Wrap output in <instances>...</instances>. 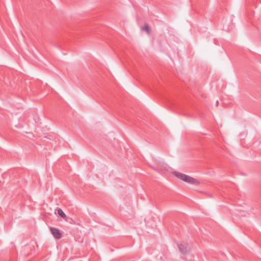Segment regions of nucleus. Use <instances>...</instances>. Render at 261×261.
I'll return each mask as SVG.
<instances>
[{
    "mask_svg": "<svg viewBox=\"0 0 261 261\" xmlns=\"http://www.w3.org/2000/svg\"><path fill=\"white\" fill-rule=\"evenodd\" d=\"M218 106H219V101H218V100H217L216 102V107H218Z\"/></svg>",
    "mask_w": 261,
    "mask_h": 261,
    "instance_id": "nucleus-6",
    "label": "nucleus"
},
{
    "mask_svg": "<svg viewBox=\"0 0 261 261\" xmlns=\"http://www.w3.org/2000/svg\"><path fill=\"white\" fill-rule=\"evenodd\" d=\"M177 245L180 252L184 255L189 253L191 250V248L188 244H177Z\"/></svg>",
    "mask_w": 261,
    "mask_h": 261,
    "instance_id": "nucleus-2",
    "label": "nucleus"
},
{
    "mask_svg": "<svg viewBox=\"0 0 261 261\" xmlns=\"http://www.w3.org/2000/svg\"><path fill=\"white\" fill-rule=\"evenodd\" d=\"M50 231L54 237L57 239H60L62 237V233L58 228L52 227L50 228Z\"/></svg>",
    "mask_w": 261,
    "mask_h": 261,
    "instance_id": "nucleus-3",
    "label": "nucleus"
},
{
    "mask_svg": "<svg viewBox=\"0 0 261 261\" xmlns=\"http://www.w3.org/2000/svg\"><path fill=\"white\" fill-rule=\"evenodd\" d=\"M58 212V214L59 216H60L62 218L65 219L66 218V215L64 213V212L62 211V210L59 207H57L56 210Z\"/></svg>",
    "mask_w": 261,
    "mask_h": 261,
    "instance_id": "nucleus-4",
    "label": "nucleus"
},
{
    "mask_svg": "<svg viewBox=\"0 0 261 261\" xmlns=\"http://www.w3.org/2000/svg\"><path fill=\"white\" fill-rule=\"evenodd\" d=\"M143 30L146 31L147 32L149 33L150 29L148 24H145L144 27L142 28Z\"/></svg>",
    "mask_w": 261,
    "mask_h": 261,
    "instance_id": "nucleus-5",
    "label": "nucleus"
},
{
    "mask_svg": "<svg viewBox=\"0 0 261 261\" xmlns=\"http://www.w3.org/2000/svg\"><path fill=\"white\" fill-rule=\"evenodd\" d=\"M173 173L174 175L177 177L187 183L194 185H198L200 183L196 179L194 178L193 177H192L189 175H186L184 173H181L177 171H174Z\"/></svg>",
    "mask_w": 261,
    "mask_h": 261,
    "instance_id": "nucleus-1",
    "label": "nucleus"
},
{
    "mask_svg": "<svg viewBox=\"0 0 261 261\" xmlns=\"http://www.w3.org/2000/svg\"><path fill=\"white\" fill-rule=\"evenodd\" d=\"M207 196L209 197H211L212 198L213 197V196L211 195V194H208Z\"/></svg>",
    "mask_w": 261,
    "mask_h": 261,
    "instance_id": "nucleus-7",
    "label": "nucleus"
}]
</instances>
